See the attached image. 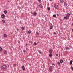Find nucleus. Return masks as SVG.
Returning <instances> with one entry per match:
<instances>
[{"mask_svg": "<svg viewBox=\"0 0 73 73\" xmlns=\"http://www.w3.org/2000/svg\"><path fill=\"white\" fill-rule=\"evenodd\" d=\"M1 68L2 70H5V69H7V67L6 66V65H3L1 67Z\"/></svg>", "mask_w": 73, "mask_h": 73, "instance_id": "f257e3e1", "label": "nucleus"}, {"mask_svg": "<svg viewBox=\"0 0 73 73\" xmlns=\"http://www.w3.org/2000/svg\"><path fill=\"white\" fill-rule=\"evenodd\" d=\"M54 8L55 9H57L58 8V6L57 5H54Z\"/></svg>", "mask_w": 73, "mask_h": 73, "instance_id": "f03ea898", "label": "nucleus"}, {"mask_svg": "<svg viewBox=\"0 0 73 73\" xmlns=\"http://www.w3.org/2000/svg\"><path fill=\"white\" fill-rule=\"evenodd\" d=\"M49 52L50 53H52L53 52V50L52 49H50L49 50Z\"/></svg>", "mask_w": 73, "mask_h": 73, "instance_id": "7ed1b4c3", "label": "nucleus"}, {"mask_svg": "<svg viewBox=\"0 0 73 73\" xmlns=\"http://www.w3.org/2000/svg\"><path fill=\"white\" fill-rule=\"evenodd\" d=\"M38 52H39V53L40 54H42V51H41L40 50H38Z\"/></svg>", "mask_w": 73, "mask_h": 73, "instance_id": "20e7f679", "label": "nucleus"}, {"mask_svg": "<svg viewBox=\"0 0 73 73\" xmlns=\"http://www.w3.org/2000/svg\"><path fill=\"white\" fill-rule=\"evenodd\" d=\"M60 63L61 64H62L63 63V60L62 59L60 60Z\"/></svg>", "mask_w": 73, "mask_h": 73, "instance_id": "39448f33", "label": "nucleus"}, {"mask_svg": "<svg viewBox=\"0 0 73 73\" xmlns=\"http://www.w3.org/2000/svg\"><path fill=\"white\" fill-rule=\"evenodd\" d=\"M33 14L34 16H36L37 15V13L36 12H34Z\"/></svg>", "mask_w": 73, "mask_h": 73, "instance_id": "423d86ee", "label": "nucleus"}, {"mask_svg": "<svg viewBox=\"0 0 73 73\" xmlns=\"http://www.w3.org/2000/svg\"><path fill=\"white\" fill-rule=\"evenodd\" d=\"M22 68L23 70H25V67H24V66H23L22 67Z\"/></svg>", "mask_w": 73, "mask_h": 73, "instance_id": "0eeeda50", "label": "nucleus"}, {"mask_svg": "<svg viewBox=\"0 0 73 73\" xmlns=\"http://www.w3.org/2000/svg\"><path fill=\"white\" fill-rule=\"evenodd\" d=\"M70 16V14L69 13H67L66 15V16L67 17H69Z\"/></svg>", "mask_w": 73, "mask_h": 73, "instance_id": "6e6552de", "label": "nucleus"}, {"mask_svg": "<svg viewBox=\"0 0 73 73\" xmlns=\"http://www.w3.org/2000/svg\"><path fill=\"white\" fill-rule=\"evenodd\" d=\"M39 7L40 8H42L43 7L42 5L41 4H40L39 5Z\"/></svg>", "mask_w": 73, "mask_h": 73, "instance_id": "1a4fd4ad", "label": "nucleus"}, {"mask_svg": "<svg viewBox=\"0 0 73 73\" xmlns=\"http://www.w3.org/2000/svg\"><path fill=\"white\" fill-rule=\"evenodd\" d=\"M2 22L3 23V24L5 23V20H2Z\"/></svg>", "mask_w": 73, "mask_h": 73, "instance_id": "9d476101", "label": "nucleus"}, {"mask_svg": "<svg viewBox=\"0 0 73 73\" xmlns=\"http://www.w3.org/2000/svg\"><path fill=\"white\" fill-rule=\"evenodd\" d=\"M60 2L61 3V4H62L64 3V0H61L60 1Z\"/></svg>", "mask_w": 73, "mask_h": 73, "instance_id": "9b49d317", "label": "nucleus"}, {"mask_svg": "<svg viewBox=\"0 0 73 73\" xmlns=\"http://www.w3.org/2000/svg\"><path fill=\"white\" fill-rule=\"evenodd\" d=\"M27 33L28 34H30V33H31V31H28Z\"/></svg>", "mask_w": 73, "mask_h": 73, "instance_id": "f8f14e48", "label": "nucleus"}, {"mask_svg": "<svg viewBox=\"0 0 73 73\" xmlns=\"http://www.w3.org/2000/svg\"><path fill=\"white\" fill-rule=\"evenodd\" d=\"M5 16V15H4V14H3L1 16V17L2 18H4V17Z\"/></svg>", "mask_w": 73, "mask_h": 73, "instance_id": "ddd939ff", "label": "nucleus"}, {"mask_svg": "<svg viewBox=\"0 0 73 73\" xmlns=\"http://www.w3.org/2000/svg\"><path fill=\"white\" fill-rule=\"evenodd\" d=\"M4 54H7V52L6 51H4Z\"/></svg>", "mask_w": 73, "mask_h": 73, "instance_id": "4468645a", "label": "nucleus"}, {"mask_svg": "<svg viewBox=\"0 0 73 73\" xmlns=\"http://www.w3.org/2000/svg\"><path fill=\"white\" fill-rule=\"evenodd\" d=\"M34 45H35V46H36L37 45V43H36V42H34Z\"/></svg>", "mask_w": 73, "mask_h": 73, "instance_id": "2eb2a0df", "label": "nucleus"}, {"mask_svg": "<svg viewBox=\"0 0 73 73\" xmlns=\"http://www.w3.org/2000/svg\"><path fill=\"white\" fill-rule=\"evenodd\" d=\"M64 19H66V20H68V18L66 16V17H64Z\"/></svg>", "mask_w": 73, "mask_h": 73, "instance_id": "dca6fc26", "label": "nucleus"}, {"mask_svg": "<svg viewBox=\"0 0 73 73\" xmlns=\"http://www.w3.org/2000/svg\"><path fill=\"white\" fill-rule=\"evenodd\" d=\"M4 37H7V35L5 34H4Z\"/></svg>", "mask_w": 73, "mask_h": 73, "instance_id": "f3484780", "label": "nucleus"}, {"mask_svg": "<svg viewBox=\"0 0 73 73\" xmlns=\"http://www.w3.org/2000/svg\"><path fill=\"white\" fill-rule=\"evenodd\" d=\"M49 57H52V54H51V53H50V54L49 55Z\"/></svg>", "mask_w": 73, "mask_h": 73, "instance_id": "a211bd4d", "label": "nucleus"}, {"mask_svg": "<svg viewBox=\"0 0 73 73\" xmlns=\"http://www.w3.org/2000/svg\"><path fill=\"white\" fill-rule=\"evenodd\" d=\"M64 5L66 6H67V5H68V4L67 3H65Z\"/></svg>", "mask_w": 73, "mask_h": 73, "instance_id": "6ab92c4d", "label": "nucleus"}, {"mask_svg": "<svg viewBox=\"0 0 73 73\" xmlns=\"http://www.w3.org/2000/svg\"><path fill=\"white\" fill-rule=\"evenodd\" d=\"M53 17H56V15L55 14H54L53 15Z\"/></svg>", "mask_w": 73, "mask_h": 73, "instance_id": "aec40b11", "label": "nucleus"}, {"mask_svg": "<svg viewBox=\"0 0 73 73\" xmlns=\"http://www.w3.org/2000/svg\"><path fill=\"white\" fill-rule=\"evenodd\" d=\"M72 60H71L70 62V65H72Z\"/></svg>", "mask_w": 73, "mask_h": 73, "instance_id": "412c9836", "label": "nucleus"}, {"mask_svg": "<svg viewBox=\"0 0 73 73\" xmlns=\"http://www.w3.org/2000/svg\"><path fill=\"white\" fill-rule=\"evenodd\" d=\"M47 9L48 10V11H50V8L48 7L47 8Z\"/></svg>", "mask_w": 73, "mask_h": 73, "instance_id": "4be33fe9", "label": "nucleus"}, {"mask_svg": "<svg viewBox=\"0 0 73 73\" xmlns=\"http://www.w3.org/2000/svg\"><path fill=\"white\" fill-rule=\"evenodd\" d=\"M66 50H69V48L68 47H66Z\"/></svg>", "mask_w": 73, "mask_h": 73, "instance_id": "5701e85b", "label": "nucleus"}, {"mask_svg": "<svg viewBox=\"0 0 73 73\" xmlns=\"http://www.w3.org/2000/svg\"><path fill=\"white\" fill-rule=\"evenodd\" d=\"M58 65H59V66H60V63L59 62H58Z\"/></svg>", "mask_w": 73, "mask_h": 73, "instance_id": "b1692460", "label": "nucleus"}, {"mask_svg": "<svg viewBox=\"0 0 73 73\" xmlns=\"http://www.w3.org/2000/svg\"><path fill=\"white\" fill-rule=\"evenodd\" d=\"M4 12L5 14H6L7 13V12L6 11H5Z\"/></svg>", "mask_w": 73, "mask_h": 73, "instance_id": "393cba45", "label": "nucleus"}, {"mask_svg": "<svg viewBox=\"0 0 73 73\" xmlns=\"http://www.w3.org/2000/svg\"><path fill=\"white\" fill-rule=\"evenodd\" d=\"M38 34H39V33H38V32H37L36 33V34L37 35H38Z\"/></svg>", "mask_w": 73, "mask_h": 73, "instance_id": "a878e982", "label": "nucleus"}, {"mask_svg": "<svg viewBox=\"0 0 73 73\" xmlns=\"http://www.w3.org/2000/svg\"><path fill=\"white\" fill-rule=\"evenodd\" d=\"M3 50V49H2V48L0 47V51H1Z\"/></svg>", "mask_w": 73, "mask_h": 73, "instance_id": "bb28decb", "label": "nucleus"}, {"mask_svg": "<svg viewBox=\"0 0 73 73\" xmlns=\"http://www.w3.org/2000/svg\"><path fill=\"white\" fill-rule=\"evenodd\" d=\"M22 30L23 31L24 30V27H22Z\"/></svg>", "mask_w": 73, "mask_h": 73, "instance_id": "cd10ccee", "label": "nucleus"}, {"mask_svg": "<svg viewBox=\"0 0 73 73\" xmlns=\"http://www.w3.org/2000/svg\"><path fill=\"white\" fill-rule=\"evenodd\" d=\"M49 70L50 72H52V70L51 69V68H49Z\"/></svg>", "mask_w": 73, "mask_h": 73, "instance_id": "c85d7f7f", "label": "nucleus"}, {"mask_svg": "<svg viewBox=\"0 0 73 73\" xmlns=\"http://www.w3.org/2000/svg\"><path fill=\"white\" fill-rule=\"evenodd\" d=\"M50 29H52V28H53V26H51L50 27Z\"/></svg>", "mask_w": 73, "mask_h": 73, "instance_id": "c756f323", "label": "nucleus"}, {"mask_svg": "<svg viewBox=\"0 0 73 73\" xmlns=\"http://www.w3.org/2000/svg\"><path fill=\"white\" fill-rule=\"evenodd\" d=\"M38 1L39 3H41V0H38Z\"/></svg>", "mask_w": 73, "mask_h": 73, "instance_id": "7c9ffc66", "label": "nucleus"}, {"mask_svg": "<svg viewBox=\"0 0 73 73\" xmlns=\"http://www.w3.org/2000/svg\"><path fill=\"white\" fill-rule=\"evenodd\" d=\"M23 52H24V53H25V52H26V50H24L23 51Z\"/></svg>", "mask_w": 73, "mask_h": 73, "instance_id": "2f4dec72", "label": "nucleus"}, {"mask_svg": "<svg viewBox=\"0 0 73 73\" xmlns=\"http://www.w3.org/2000/svg\"><path fill=\"white\" fill-rule=\"evenodd\" d=\"M71 69L73 71V67L72 66L71 67Z\"/></svg>", "mask_w": 73, "mask_h": 73, "instance_id": "473e14b6", "label": "nucleus"}, {"mask_svg": "<svg viewBox=\"0 0 73 73\" xmlns=\"http://www.w3.org/2000/svg\"><path fill=\"white\" fill-rule=\"evenodd\" d=\"M54 35H56V33H55V32H54Z\"/></svg>", "mask_w": 73, "mask_h": 73, "instance_id": "72a5a7b5", "label": "nucleus"}, {"mask_svg": "<svg viewBox=\"0 0 73 73\" xmlns=\"http://www.w3.org/2000/svg\"><path fill=\"white\" fill-rule=\"evenodd\" d=\"M17 31H19V29H17Z\"/></svg>", "mask_w": 73, "mask_h": 73, "instance_id": "f704fd0d", "label": "nucleus"}, {"mask_svg": "<svg viewBox=\"0 0 73 73\" xmlns=\"http://www.w3.org/2000/svg\"><path fill=\"white\" fill-rule=\"evenodd\" d=\"M72 32H73V29H72Z\"/></svg>", "mask_w": 73, "mask_h": 73, "instance_id": "c9c22d12", "label": "nucleus"}, {"mask_svg": "<svg viewBox=\"0 0 73 73\" xmlns=\"http://www.w3.org/2000/svg\"><path fill=\"white\" fill-rule=\"evenodd\" d=\"M31 14H33V13H32V12H31Z\"/></svg>", "mask_w": 73, "mask_h": 73, "instance_id": "e433bc0d", "label": "nucleus"}, {"mask_svg": "<svg viewBox=\"0 0 73 73\" xmlns=\"http://www.w3.org/2000/svg\"><path fill=\"white\" fill-rule=\"evenodd\" d=\"M57 16H59V15H58V14L57 15Z\"/></svg>", "mask_w": 73, "mask_h": 73, "instance_id": "4c0bfd02", "label": "nucleus"}, {"mask_svg": "<svg viewBox=\"0 0 73 73\" xmlns=\"http://www.w3.org/2000/svg\"><path fill=\"white\" fill-rule=\"evenodd\" d=\"M8 66V67H9V65H8V66Z\"/></svg>", "mask_w": 73, "mask_h": 73, "instance_id": "58836bf2", "label": "nucleus"}, {"mask_svg": "<svg viewBox=\"0 0 73 73\" xmlns=\"http://www.w3.org/2000/svg\"><path fill=\"white\" fill-rule=\"evenodd\" d=\"M52 65H54V64H52Z\"/></svg>", "mask_w": 73, "mask_h": 73, "instance_id": "ea45409f", "label": "nucleus"}, {"mask_svg": "<svg viewBox=\"0 0 73 73\" xmlns=\"http://www.w3.org/2000/svg\"><path fill=\"white\" fill-rule=\"evenodd\" d=\"M56 56H58V54H57Z\"/></svg>", "mask_w": 73, "mask_h": 73, "instance_id": "a19ab883", "label": "nucleus"}, {"mask_svg": "<svg viewBox=\"0 0 73 73\" xmlns=\"http://www.w3.org/2000/svg\"><path fill=\"white\" fill-rule=\"evenodd\" d=\"M50 1H52V0H50Z\"/></svg>", "mask_w": 73, "mask_h": 73, "instance_id": "79ce46f5", "label": "nucleus"}, {"mask_svg": "<svg viewBox=\"0 0 73 73\" xmlns=\"http://www.w3.org/2000/svg\"><path fill=\"white\" fill-rule=\"evenodd\" d=\"M50 1H52V0H50Z\"/></svg>", "mask_w": 73, "mask_h": 73, "instance_id": "37998d69", "label": "nucleus"}, {"mask_svg": "<svg viewBox=\"0 0 73 73\" xmlns=\"http://www.w3.org/2000/svg\"><path fill=\"white\" fill-rule=\"evenodd\" d=\"M72 1H73V0H72Z\"/></svg>", "mask_w": 73, "mask_h": 73, "instance_id": "c03bdc74", "label": "nucleus"}]
</instances>
